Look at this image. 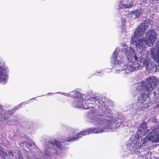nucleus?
<instances>
[{"mask_svg":"<svg viewBox=\"0 0 159 159\" xmlns=\"http://www.w3.org/2000/svg\"><path fill=\"white\" fill-rule=\"evenodd\" d=\"M8 153L10 154V155L12 157H13L14 156V154L13 153V152H12V151H9L8 152Z\"/></svg>","mask_w":159,"mask_h":159,"instance_id":"nucleus-21","label":"nucleus"},{"mask_svg":"<svg viewBox=\"0 0 159 159\" xmlns=\"http://www.w3.org/2000/svg\"><path fill=\"white\" fill-rule=\"evenodd\" d=\"M158 82V80L156 77L152 76L146 79L145 81H143L138 83L139 85L141 87L140 89L144 91L143 94L139 97L138 102H143L146 101V99L148 97L151 91L156 87Z\"/></svg>","mask_w":159,"mask_h":159,"instance_id":"nucleus-2","label":"nucleus"},{"mask_svg":"<svg viewBox=\"0 0 159 159\" xmlns=\"http://www.w3.org/2000/svg\"><path fill=\"white\" fill-rule=\"evenodd\" d=\"M117 57V53H116L115 52L113 53L112 58L114 60V61H115L116 60V58Z\"/></svg>","mask_w":159,"mask_h":159,"instance_id":"nucleus-20","label":"nucleus"},{"mask_svg":"<svg viewBox=\"0 0 159 159\" xmlns=\"http://www.w3.org/2000/svg\"><path fill=\"white\" fill-rule=\"evenodd\" d=\"M50 143L52 145H55L59 148L62 149L63 148L62 145L59 140L55 139L53 141H52Z\"/></svg>","mask_w":159,"mask_h":159,"instance_id":"nucleus-13","label":"nucleus"},{"mask_svg":"<svg viewBox=\"0 0 159 159\" xmlns=\"http://www.w3.org/2000/svg\"><path fill=\"white\" fill-rule=\"evenodd\" d=\"M94 121L97 124L105 125L107 120L105 118L104 115L100 114L95 116Z\"/></svg>","mask_w":159,"mask_h":159,"instance_id":"nucleus-5","label":"nucleus"},{"mask_svg":"<svg viewBox=\"0 0 159 159\" xmlns=\"http://www.w3.org/2000/svg\"><path fill=\"white\" fill-rule=\"evenodd\" d=\"M150 51L153 58L159 64V49L157 50L156 52H154V48L151 49Z\"/></svg>","mask_w":159,"mask_h":159,"instance_id":"nucleus-9","label":"nucleus"},{"mask_svg":"<svg viewBox=\"0 0 159 159\" xmlns=\"http://www.w3.org/2000/svg\"><path fill=\"white\" fill-rule=\"evenodd\" d=\"M146 99H146V101H144L143 102H139V103H141V107L142 108L144 109L147 107H148L150 106L149 105L150 102L148 101Z\"/></svg>","mask_w":159,"mask_h":159,"instance_id":"nucleus-15","label":"nucleus"},{"mask_svg":"<svg viewBox=\"0 0 159 159\" xmlns=\"http://www.w3.org/2000/svg\"><path fill=\"white\" fill-rule=\"evenodd\" d=\"M66 96L73 98L79 99L81 97V93L76 91L74 90L72 92L66 94Z\"/></svg>","mask_w":159,"mask_h":159,"instance_id":"nucleus-10","label":"nucleus"},{"mask_svg":"<svg viewBox=\"0 0 159 159\" xmlns=\"http://www.w3.org/2000/svg\"><path fill=\"white\" fill-rule=\"evenodd\" d=\"M150 63V61L146 60L144 61L143 64V65L145 66L146 67H148L149 66Z\"/></svg>","mask_w":159,"mask_h":159,"instance_id":"nucleus-18","label":"nucleus"},{"mask_svg":"<svg viewBox=\"0 0 159 159\" xmlns=\"http://www.w3.org/2000/svg\"><path fill=\"white\" fill-rule=\"evenodd\" d=\"M0 153L2 155V157L5 158L7 156V153L6 152L0 149Z\"/></svg>","mask_w":159,"mask_h":159,"instance_id":"nucleus-19","label":"nucleus"},{"mask_svg":"<svg viewBox=\"0 0 159 159\" xmlns=\"http://www.w3.org/2000/svg\"><path fill=\"white\" fill-rule=\"evenodd\" d=\"M134 6L133 2H129L127 4H119V6L120 8L122 9H126V8H132Z\"/></svg>","mask_w":159,"mask_h":159,"instance_id":"nucleus-12","label":"nucleus"},{"mask_svg":"<svg viewBox=\"0 0 159 159\" xmlns=\"http://www.w3.org/2000/svg\"><path fill=\"white\" fill-rule=\"evenodd\" d=\"M151 134L150 136V139L152 142H156L159 141V132H157V129H154L152 130L151 132Z\"/></svg>","mask_w":159,"mask_h":159,"instance_id":"nucleus-8","label":"nucleus"},{"mask_svg":"<svg viewBox=\"0 0 159 159\" xmlns=\"http://www.w3.org/2000/svg\"><path fill=\"white\" fill-rule=\"evenodd\" d=\"M101 130L99 128H93L80 131L76 135L75 137H68L64 140V142H70L78 140L82 136L89 134L91 133H98L100 132Z\"/></svg>","mask_w":159,"mask_h":159,"instance_id":"nucleus-3","label":"nucleus"},{"mask_svg":"<svg viewBox=\"0 0 159 159\" xmlns=\"http://www.w3.org/2000/svg\"><path fill=\"white\" fill-rule=\"evenodd\" d=\"M122 52L125 53L128 59L132 63L136 62L138 60L137 56L134 54V50L130 47H127L122 49Z\"/></svg>","mask_w":159,"mask_h":159,"instance_id":"nucleus-4","label":"nucleus"},{"mask_svg":"<svg viewBox=\"0 0 159 159\" xmlns=\"http://www.w3.org/2000/svg\"><path fill=\"white\" fill-rule=\"evenodd\" d=\"M143 43V46L141 45V46H140V47H143V46H144V45H143V44H145V43ZM145 44H147V43H145Z\"/></svg>","mask_w":159,"mask_h":159,"instance_id":"nucleus-24","label":"nucleus"},{"mask_svg":"<svg viewBox=\"0 0 159 159\" xmlns=\"http://www.w3.org/2000/svg\"><path fill=\"white\" fill-rule=\"evenodd\" d=\"M154 95H155V94L156 93V92H154Z\"/></svg>","mask_w":159,"mask_h":159,"instance_id":"nucleus-25","label":"nucleus"},{"mask_svg":"<svg viewBox=\"0 0 159 159\" xmlns=\"http://www.w3.org/2000/svg\"><path fill=\"white\" fill-rule=\"evenodd\" d=\"M116 120H107L105 125V127L109 129H116L120 126V125L117 123Z\"/></svg>","mask_w":159,"mask_h":159,"instance_id":"nucleus-7","label":"nucleus"},{"mask_svg":"<svg viewBox=\"0 0 159 159\" xmlns=\"http://www.w3.org/2000/svg\"><path fill=\"white\" fill-rule=\"evenodd\" d=\"M146 143V140L142 138L140 141L136 142L134 145L135 147L138 149H139L145 145Z\"/></svg>","mask_w":159,"mask_h":159,"instance_id":"nucleus-11","label":"nucleus"},{"mask_svg":"<svg viewBox=\"0 0 159 159\" xmlns=\"http://www.w3.org/2000/svg\"><path fill=\"white\" fill-rule=\"evenodd\" d=\"M146 29L145 24L143 23L139 25L134 31V35L131 37L130 41L132 43H135L136 47L140 48L141 45L143 46V43L147 44L150 43L153 45L156 41L157 34L153 29L148 31L145 38L142 40L140 39H137L144 34Z\"/></svg>","mask_w":159,"mask_h":159,"instance_id":"nucleus-1","label":"nucleus"},{"mask_svg":"<svg viewBox=\"0 0 159 159\" xmlns=\"http://www.w3.org/2000/svg\"><path fill=\"white\" fill-rule=\"evenodd\" d=\"M18 159H24L23 158V157L22 156L20 155Z\"/></svg>","mask_w":159,"mask_h":159,"instance_id":"nucleus-22","label":"nucleus"},{"mask_svg":"<svg viewBox=\"0 0 159 159\" xmlns=\"http://www.w3.org/2000/svg\"><path fill=\"white\" fill-rule=\"evenodd\" d=\"M88 101H90V104H93L95 102H99V99H98L97 97H91Z\"/></svg>","mask_w":159,"mask_h":159,"instance_id":"nucleus-16","label":"nucleus"},{"mask_svg":"<svg viewBox=\"0 0 159 159\" xmlns=\"http://www.w3.org/2000/svg\"><path fill=\"white\" fill-rule=\"evenodd\" d=\"M143 12L141 10L137 9L133 11L131 15L134 14L135 15V17L137 18H139L140 15L142 14Z\"/></svg>","mask_w":159,"mask_h":159,"instance_id":"nucleus-14","label":"nucleus"},{"mask_svg":"<svg viewBox=\"0 0 159 159\" xmlns=\"http://www.w3.org/2000/svg\"><path fill=\"white\" fill-rule=\"evenodd\" d=\"M146 129L147 125L144 122H143L140 124L136 133L137 140H139L140 138H141V136L143 135V133H145V131L146 130Z\"/></svg>","mask_w":159,"mask_h":159,"instance_id":"nucleus-6","label":"nucleus"},{"mask_svg":"<svg viewBox=\"0 0 159 159\" xmlns=\"http://www.w3.org/2000/svg\"><path fill=\"white\" fill-rule=\"evenodd\" d=\"M6 79V76L3 74L2 71H0V81H5Z\"/></svg>","mask_w":159,"mask_h":159,"instance_id":"nucleus-17","label":"nucleus"},{"mask_svg":"<svg viewBox=\"0 0 159 159\" xmlns=\"http://www.w3.org/2000/svg\"><path fill=\"white\" fill-rule=\"evenodd\" d=\"M156 91H157V92L158 93H159V88H157L156 89Z\"/></svg>","mask_w":159,"mask_h":159,"instance_id":"nucleus-23","label":"nucleus"}]
</instances>
